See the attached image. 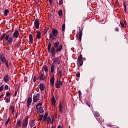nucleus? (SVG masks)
<instances>
[{
    "instance_id": "obj_25",
    "label": "nucleus",
    "mask_w": 128,
    "mask_h": 128,
    "mask_svg": "<svg viewBox=\"0 0 128 128\" xmlns=\"http://www.w3.org/2000/svg\"><path fill=\"white\" fill-rule=\"evenodd\" d=\"M78 62V66H82V64H84V60H81Z\"/></svg>"
},
{
    "instance_id": "obj_32",
    "label": "nucleus",
    "mask_w": 128,
    "mask_h": 128,
    "mask_svg": "<svg viewBox=\"0 0 128 128\" xmlns=\"http://www.w3.org/2000/svg\"><path fill=\"white\" fill-rule=\"evenodd\" d=\"M22 120H18L17 121V124H18V126H22Z\"/></svg>"
},
{
    "instance_id": "obj_28",
    "label": "nucleus",
    "mask_w": 128,
    "mask_h": 128,
    "mask_svg": "<svg viewBox=\"0 0 128 128\" xmlns=\"http://www.w3.org/2000/svg\"><path fill=\"white\" fill-rule=\"evenodd\" d=\"M10 14V11L8 9H6V10H4V16H8V14Z\"/></svg>"
},
{
    "instance_id": "obj_29",
    "label": "nucleus",
    "mask_w": 128,
    "mask_h": 128,
    "mask_svg": "<svg viewBox=\"0 0 128 128\" xmlns=\"http://www.w3.org/2000/svg\"><path fill=\"white\" fill-rule=\"evenodd\" d=\"M58 14L59 16H62V10H60L58 11Z\"/></svg>"
},
{
    "instance_id": "obj_15",
    "label": "nucleus",
    "mask_w": 128,
    "mask_h": 128,
    "mask_svg": "<svg viewBox=\"0 0 128 128\" xmlns=\"http://www.w3.org/2000/svg\"><path fill=\"white\" fill-rule=\"evenodd\" d=\"M60 59H61L60 56H59L58 57H57V58H55L54 60L53 61V62H52V64H56V62H58V60H60Z\"/></svg>"
},
{
    "instance_id": "obj_3",
    "label": "nucleus",
    "mask_w": 128,
    "mask_h": 128,
    "mask_svg": "<svg viewBox=\"0 0 128 128\" xmlns=\"http://www.w3.org/2000/svg\"><path fill=\"white\" fill-rule=\"evenodd\" d=\"M0 60L2 64H5L6 66L8 68H10V66H8V60H6L4 54H0Z\"/></svg>"
},
{
    "instance_id": "obj_38",
    "label": "nucleus",
    "mask_w": 128,
    "mask_h": 128,
    "mask_svg": "<svg viewBox=\"0 0 128 128\" xmlns=\"http://www.w3.org/2000/svg\"><path fill=\"white\" fill-rule=\"evenodd\" d=\"M94 114L97 118H98V116H100V113L98 112H96Z\"/></svg>"
},
{
    "instance_id": "obj_46",
    "label": "nucleus",
    "mask_w": 128,
    "mask_h": 128,
    "mask_svg": "<svg viewBox=\"0 0 128 128\" xmlns=\"http://www.w3.org/2000/svg\"><path fill=\"white\" fill-rule=\"evenodd\" d=\"M16 94H18V90H16L14 92V94L13 95V96L14 98V96H16Z\"/></svg>"
},
{
    "instance_id": "obj_33",
    "label": "nucleus",
    "mask_w": 128,
    "mask_h": 128,
    "mask_svg": "<svg viewBox=\"0 0 128 128\" xmlns=\"http://www.w3.org/2000/svg\"><path fill=\"white\" fill-rule=\"evenodd\" d=\"M6 96L7 98L10 97V92H6Z\"/></svg>"
},
{
    "instance_id": "obj_35",
    "label": "nucleus",
    "mask_w": 128,
    "mask_h": 128,
    "mask_svg": "<svg viewBox=\"0 0 128 128\" xmlns=\"http://www.w3.org/2000/svg\"><path fill=\"white\" fill-rule=\"evenodd\" d=\"M123 6H124V10L125 12H126V3L124 2L123 3Z\"/></svg>"
},
{
    "instance_id": "obj_39",
    "label": "nucleus",
    "mask_w": 128,
    "mask_h": 128,
    "mask_svg": "<svg viewBox=\"0 0 128 128\" xmlns=\"http://www.w3.org/2000/svg\"><path fill=\"white\" fill-rule=\"evenodd\" d=\"M55 98H56V100H58V98H60V95H58V94H55Z\"/></svg>"
},
{
    "instance_id": "obj_37",
    "label": "nucleus",
    "mask_w": 128,
    "mask_h": 128,
    "mask_svg": "<svg viewBox=\"0 0 128 128\" xmlns=\"http://www.w3.org/2000/svg\"><path fill=\"white\" fill-rule=\"evenodd\" d=\"M64 28H66V24H62V32H64Z\"/></svg>"
},
{
    "instance_id": "obj_18",
    "label": "nucleus",
    "mask_w": 128,
    "mask_h": 128,
    "mask_svg": "<svg viewBox=\"0 0 128 128\" xmlns=\"http://www.w3.org/2000/svg\"><path fill=\"white\" fill-rule=\"evenodd\" d=\"M10 80V77L8 74L4 75V81L5 82H8Z\"/></svg>"
},
{
    "instance_id": "obj_5",
    "label": "nucleus",
    "mask_w": 128,
    "mask_h": 128,
    "mask_svg": "<svg viewBox=\"0 0 128 128\" xmlns=\"http://www.w3.org/2000/svg\"><path fill=\"white\" fill-rule=\"evenodd\" d=\"M78 30H79V32H78V34H77L76 38L78 40H80V42H81L82 37V29L79 28Z\"/></svg>"
},
{
    "instance_id": "obj_27",
    "label": "nucleus",
    "mask_w": 128,
    "mask_h": 128,
    "mask_svg": "<svg viewBox=\"0 0 128 128\" xmlns=\"http://www.w3.org/2000/svg\"><path fill=\"white\" fill-rule=\"evenodd\" d=\"M47 120V124H50V122H52V119L50 118V117L48 116L46 120Z\"/></svg>"
},
{
    "instance_id": "obj_57",
    "label": "nucleus",
    "mask_w": 128,
    "mask_h": 128,
    "mask_svg": "<svg viewBox=\"0 0 128 128\" xmlns=\"http://www.w3.org/2000/svg\"><path fill=\"white\" fill-rule=\"evenodd\" d=\"M35 4H38V1H36Z\"/></svg>"
},
{
    "instance_id": "obj_54",
    "label": "nucleus",
    "mask_w": 128,
    "mask_h": 128,
    "mask_svg": "<svg viewBox=\"0 0 128 128\" xmlns=\"http://www.w3.org/2000/svg\"><path fill=\"white\" fill-rule=\"evenodd\" d=\"M115 30H116V32H118V28H115Z\"/></svg>"
},
{
    "instance_id": "obj_10",
    "label": "nucleus",
    "mask_w": 128,
    "mask_h": 128,
    "mask_svg": "<svg viewBox=\"0 0 128 128\" xmlns=\"http://www.w3.org/2000/svg\"><path fill=\"white\" fill-rule=\"evenodd\" d=\"M18 36H20V32H18V30H15L14 32L12 34L13 38H18Z\"/></svg>"
},
{
    "instance_id": "obj_1",
    "label": "nucleus",
    "mask_w": 128,
    "mask_h": 128,
    "mask_svg": "<svg viewBox=\"0 0 128 128\" xmlns=\"http://www.w3.org/2000/svg\"><path fill=\"white\" fill-rule=\"evenodd\" d=\"M54 46L52 47V44L50 42H49L48 46V53L50 52L52 56H56V52L58 54L62 50V44H60L58 41H57L54 44Z\"/></svg>"
},
{
    "instance_id": "obj_22",
    "label": "nucleus",
    "mask_w": 128,
    "mask_h": 128,
    "mask_svg": "<svg viewBox=\"0 0 128 128\" xmlns=\"http://www.w3.org/2000/svg\"><path fill=\"white\" fill-rule=\"evenodd\" d=\"M48 112H46V114L44 115V116H43V119L42 120L43 122H46L48 118Z\"/></svg>"
},
{
    "instance_id": "obj_63",
    "label": "nucleus",
    "mask_w": 128,
    "mask_h": 128,
    "mask_svg": "<svg viewBox=\"0 0 128 128\" xmlns=\"http://www.w3.org/2000/svg\"><path fill=\"white\" fill-rule=\"evenodd\" d=\"M55 117H56V118H58V115L56 114V115H55Z\"/></svg>"
},
{
    "instance_id": "obj_8",
    "label": "nucleus",
    "mask_w": 128,
    "mask_h": 128,
    "mask_svg": "<svg viewBox=\"0 0 128 128\" xmlns=\"http://www.w3.org/2000/svg\"><path fill=\"white\" fill-rule=\"evenodd\" d=\"M60 86H62V81L58 82V80L55 82V86L56 88H60Z\"/></svg>"
},
{
    "instance_id": "obj_31",
    "label": "nucleus",
    "mask_w": 128,
    "mask_h": 128,
    "mask_svg": "<svg viewBox=\"0 0 128 128\" xmlns=\"http://www.w3.org/2000/svg\"><path fill=\"white\" fill-rule=\"evenodd\" d=\"M83 60H82V55L80 54V56L78 57L77 61Z\"/></svg>"
},
{
    "instance_id": "obj_34",
    "label": "nucleus",
    "mask_w": 128,
    "mask_h": 128,
    "mask_svg": "<svg viewBox=\"0 0 128 128\" xmlns=\"http://www.w3.org/2000/svg\"><path fill=\"white\" fill-rule=\"evenodd\" d=\"M42 118H44V115H39V118L38 119V120H39V122L42 121Z\"/></svg>"
},
{
    "instance_id": "obj_20",
    "label": "nucleus",
    "mask_w": 128,
    "mask_h": 128,
    "mask_svg": "<svg viewBox=\"0 0 128 128\" xmlns=\"http://www.w3.org/2000/svg\"><path fill=\"white\" fill-rule=\"evenodd\" d=\"M42 72H48V68L46 65H44L42 68Z\"/></svg>"
},
{
    "instance_id": "obj_62",
    "label": "nucleus",
    "mask_w": 128,
    "mask_h": 128,
    "mask_svg": "<svg viewBox=\"0 0 128 128\" xmlns=\"http://www.w3.org/2000/svg\"><path fill=\"white\" fill-rule=\"evenodd\" d=\"M58 128H62V126H59L58 127Z\"/></svg>"
},
{
    "instance_id": "obj_14",
    "label": "nucleus",
    "mask_w": 128,
    "mask_h": 128,
    "mask_svg": "<svg viewBox=\"0 0 128 128\" xmlns=\"http://www.w3.org/2000/svg\"><path fill=\"white\" fill-rule=\"evenodd\" d=\"M34 43V38L32 37V35L30 34L29 35V44H32Z\"/></svg>"
},
{
    "instance_id": "obj_49",
    "label": "nucleus",
    "mask_w": 128,
    "mask_h": 128,
    "mask_svg": "<svg viewBox=\"0 0 128 128\" xmlns=\"http://www.w3.org/2000/svg\"><path fill=\"white\" fill-rule=\"evenodd\" d=\"M33 82H36V76H34L33 78Z\"/></svg>"
},
{
    "instance_id": "obj_44",
    "label": "nucleus",
    "mask_w": 128,
    "mask_h": 128,
    "mask_svg": "<svg viewBox=\"0 0 128 128\" xmlns=\"http://www.w3.org/2000/svg\"><path fill=\"white\" fill-rule=\"evenodd\" d=\"M86 106H88L89 108H90V102L88 101H86Z\"/></svg>"
},
{
    "instance_id": "obj_11",
    "label": "nucleus",
    "mask_w": 128,
    "mask_h": 128,
    "mask_svg": "<svg viewBox=\"0 0 128 128\" xmlns=\"http://www.w3.org/2000/svg\"><path fill=\"white\" fill-rule=\"evenodd\" d=\"M32 99L29 97L27 100V108H30V106L32 104Z\"/></svg>"
},
{
    "instance_id": "obj_60",
    "label": "nucleus",
    "mask_w": 128,
    "mask_h": 128,
    "mask_svg": "<svg viewBox=\"0 0 128 128\" xmlns=\"http://www.w3.org/2000/svg\"><path fill=\"white\" fill-rule=\"evenodd\" d=\"M79 98H80V100H82V96H79Z\"/></svg>"
},
{
    "instance_id": "obj_24",
    "label": "nucleus",
    "mask_w": 128,
    "mask_h": 128,
    "mask_svg": "<svg viewBox=\"0 0 128 128\" xmlns=\"http://www.w3.org/2000/svg\"><path fill=\"white\" fill-rule=\"evenodd\" d=\"M50 70H51V72L52 74H54V64H52V66H50Z\"/></svg>"
},
{
    "instance_id": "obj_52",
    "label": "nucleus",
    "mask_w": 128,
    "mask_h": 128,
    "mask_svg": "<svg viewBox=\"0 0 128 128\" xmlns=\"http://www.w3.org/2000/svg\"><path fill=\"white\" fill-rule=\"evenodd\" d=\"M78 94H79V96H80H80H82V92H80V90H78Z\"/></svg>"
},
{
    "instance_id": "obj_61",
    "label": "nucleus",
    "mask_w": 128,
    "mask_h": 128,
    "mask_svg": "<svg viewBox=\"0 0 128 128\" xmlns=\"http://www.w3.org/2000/svg\"><path fill=\"white\" fill-rule=\"evenodd\" d=\"M38 105H36V110H38Z\"/></svg>"
},
{
    "instance_id": "obj_50",
    "label": "nucleus",
    "mask_w": 128,
    "mask_h": 128,
    "mask_svg": "<svg viewBox=\"0 0 128 128\" xmlns=\"http://www.w3.org/2000/svg\"><path fill=\"white\" fill-rule=\"evenodd\" d=\"M120 24L122 28H124V24L123 22H120Z\"/></svg>"
},
{
    "instance_id": "obj_6",
    "label": "nucleus",
    "mask_w": 128,
    "mask_h": 128,
    "mask_svg": "<svg viewBox=\"0 0 128 128\" xmlns=\"http://www.w3.org/2000/svg\"><path fill=\"white\" fill-rule=\"evenodd\" d=\"M40 93L36 94L33 96V102H36L38 100H40Z\"/></svg>"
},
{
    "instance_id": "obj_30",
    "label": "nucleus",
    "mask_w": 128,
    "mask_h": 128,
    "mask_svg": "<svg viewBox=\"0 0 128 128\" xmlns=\"http://www.w3.org/2000/svg\"><path fill=\"white\" fill-rule=\"evenodd\" d=\"M10 110L12 114H14V106H11L10 107Z\"/></svg>"
},
{
    "instance_id": "obj_45",
    "label": "nucleus",
    "mask_w": 128,
    "mask_h": 128,
    "mask_svg": "<svg viewBox=\"0 0 128 128\" xmlns=\"http://www.w3.org/2000/svg\"><path fill=\"white\" fill-rule=\"evenodd\" d=\"M76 78H80V73L78 72L76 74Z\"/></svg>"
},
{
    "instance_id": "obj_21",
    "label": "nucleus",
    "mask_w": 128,
    "mask_h": 128,
    "mask_svg": "<svg viewBox=\"0 0 128 128\" xmlns=\"http://www.w3.org/2000/svg\"><path fill=\"white\" fill-rule=\"evenodd\" d=\"M39 86L42 92H44V84H40Z\"/></svg>"
},
{
    "instance_id": "obj_48",
    "label": "nucleus",
    "mask_w": 128,
    "mask_h": 128,
    "mask_svg": "<svg viewBox=\"0 0 128 128\" xmlns=\"http://www.w3.org/2000/svg\"><path fill=\"white\" fill-rule=\"evenodd\" d=\"M42 106V102H39L37 104V106Z\"/></svg>"
},
{
    "instance_id": "obj_64",
    "label": "nucleus",
    "mask_w": 128,
    "mask_h": 128,
    "mask_svg": "<svg viewBox=\"0 0 128 128\" xmlns=\"http://www.w3.org/2000/svg\"><path fill=\"white\" fill-rule=\"evenodd\" d=\"M1 96V97H2V96H4V94H2L1 96Z\"/></svg>"
},
{
    "instance_id": "obj_51",
    "label": "nucleus",
    "mask_w": 128,
    "mask_h": 128,
    "mask_svg": "<svg viewBox=\"0 0 128 128\" xmlns=\"http://www.w3.org/2000/svg\"><path fill=\"white\" fill-rule=\"evenodd\" d=\"M5 90H8V86L6 85L4 86Z\"/></svg>"
},
{
    "instance_id": "obj_4",
    "label": "nucleus",
    "mask_w": 128,
    "mask_h": 128,
    "mask_svg": "<svg viewBox=\"0 0 128 128\" xmlns=\"http://www.w3.org/2000/svg\"><path fill=\"white\" fill-rule=\"evenodd\" d=\"M58 32L55 28H53L52 30V32L50 33V40H56V36H57Z\"/></svg>"
},
{
    "instance_id": "obj_9",
    "label": "nucleus",
    "mask_w": 128,
    "mask_h": 128,
    "mask_svg": "<svg viewBox=\"0 0 128 128\" xmlns=\"http://www.w3.org/2000/svg\"><path fill=\"white\" fill-rule=\"evenodd\" d=\"M28 116L26 117L24 120L23 121V126L26 128L28 126Z\"/></svg>"
},
{
    "instance_id": "obj_40",
    "label": "nucleus",
    "mask_w": 128,
    "mask_h": 128,
    "mask_svg": "<svg viewBox=\"0 0 128 128\" xmlns=\"http://www.w3.org/2000/svg\"><path fill=\"white\" fill-rule=\"evenodd\" d=\"M10 102V98H6V104H8V102Z\"/></svg>"
},
{
    "instance_id": "obj_17",
    "label": "nucleus",
    "mask_w": 128,
    "mask_h": 128,
    "mask_svg": "<svg viewBox=\"0 0 128 128\" xmlns=\"http://www.w3.org/2000/svg\"><path fill=\"white\" fill-rule=\"evenodd\" d=\"M50 82H51L52 86H54V74H53L52 78H50Z\"/></svg>"
},
{
    "instance_id": "obj_43",
    "label": "nucleus",
    "mask_w": 128,
    "mask_h": 128,
    "mask_svg": "<svg viewBox=\"0 0 128 128\" xmlns=\"http://www.w3.org/2000/svg\"><path fill=\"white\" fill-rule=\"evenodd\" d=\"M2 90H4V85L3 84L0 87V92H2Z\"/></svg>"
},
{
    "instance_id": "obj_19",
    "label": "nucleus",
    "mask_w": 128,
    "mask_h": 128,
    "mask_svg": "<svg viewBox=\"0 0 128 128\" xmlns=\"http://www.w3.org/2000/svg\"><path fill=\"white\" fill-rule=\"evenodd\" d=\"M58 74L60 76V78H62V70H60V68H57Z\"/></svg>"
},
{
    "instance_id": "obj_12",
    "label": "nucleus",
    "mask_w": 128,
    "mask_h": 128,
    "mask_svg": "<svg viewBox=\"0 0 128 128\" xmlns=\"http://www.w3.org/2000/svg\"><path fill=\"white\" fill-rule=\"evenodd\" d=\"M58 108L59 110V112H60V114H62V110H64V106H62V103H60Z\"/></svg>"
},
{
    "instance_id": "obj_56",
    "label": "nucleus",
    "mask_w": 128,
    "mask_h": 128,
    "mask_svg": "<svg viewBox=\"0 0 128 128\" xmlns=\"http://www.w3.org/2000/svg\"><path fill=\"white\" fill-rule=\"evenodd\" d=\"M32 126H32V124H30V128H32Z\"/></svg>"
},
{
    "instance_id": "obj_59",
    "label": "nucleus",
    "mask_w": 128,
    "mask_h": 128,
    "mask_svg": "<svg viewBox=\"0 0 128 128\" xmlns=\"http://www.w3.org/2000/svg\"><path fill=\"white\" fill-rule=\"evenodd\" d=\"M124 24L126 25V22H124Z\"/></svg>"
},
{
    "instance_id": "obj_26",
    "label": "nucleus",
    "mask_w": 128,
    "mask_h": 128,
    "mask_svg": "<svg viewBox=\"0 0 128 128\" xmlns=\"http://www.w3.org/2000/svg\"><path fill=\"white\" fill-rule=\"evenodd\" d=\"M51 100L53 106H56V98H54V96H53L52 97Z\"/></svg>"
},
{
    "instance_id": "obj_23",
    "label": "nucleus",
    "mask_w": 128,
    "mask_h": 128,
    "mask_svg": "<svg viewBox=\"0 0 128 128\" xmlns=\"http://www.w3.org/2000/svg\"><path fill=\"white\" fill-rule=\"evenodd\" d=\"M36 33H37V34H36V38H38V39L40 38H42V34L40 33V31L38 30V31L36 32Z\"/></svg>"
},
{
    "instance_id": "obj_16",
    "label": "nucleus",
    "mask_w": 128,
    "mask_h": 128,
    "mask_svg": "<svg viewBox=\"0 0 128 128\" xmlns=\"http://www.w3.org/2000/svg\"><path fill=\"white\" fill-rule=\"evenodd\" d=\"M40 80H46V75H44V73L41 74L40 77Z\"/></svg>"
},
{
    "instance_id": "obj_42",
    "label": "nucleus",
    "mask_w": 128,
    "mask_h": 128,
    "mask_svg": "<svg viewBox=\"0 0 128 128\" xmlns=\"http://www.w3.org/2000/svg\"><path fill=\"white\" fill-rule=\"evenodd\" d=\"M62 4H63L62 0H60L59 2H58L59 6H62Z\"/></svg>"
},
{
    "instance_id": "obj_55",
    "label": "nucleus",
    "mask_w": 128,
    "mask_h": 128,
    "mask_svg": "<svg viewBox=\"0 0 128 128\" xmlns=\"http://www.w3.org/2000/svg\"><path fill=\"white\" fill-rule=\"evenodd\" d=\"M8 66H9V68H10V66H12V62H10L8 64Z\"/></svg>"
},
{
    "instance_id": "obj_58",
    "label": "nucleus",
    "mask_w": 128,
    "mask_h": 128,
    "mask_svg": "<svg viewBox=\"0 0 128 128\" xmlns=\"http://www.w3.org/2000/svg\"><path fill=\"white\" fill-rule=\"evenodd\" d=\"M22 43V41L20 40V41L18 42L19 44H20Z\"/></svg>"
},
{
    "instance_id": "obj_47",
    "label": "nucleus",
    "mask_w": 128,
    "mask_h": 128,
    "mask_svg": "<svg viewBox=\"0 0 128 128\" xmlns=\"http://www.w3.org/2000/svg\"><path fill=\"white\" fill-rule=\"evenodd\" d=\"M49 3H50V6H52V2H53V0H49Z\"/></svg>"
},
{
    "instance_id": "obj_7",
    "label": "nucleus",
    "mask_w": 128,
    "mask_h": 128,
    "mask_svg": "<svg viewBox=\"0 0 128 128\" xmlns=\"http://www.w3.org/2000/svg\"><path fill=\"white\" fill-rule=\"evenodd\" d=\"M34 26L36 30H38V28H40V21L38 18L34 20Z\"/></svg>"
},
{
    "instance_id": "obj_13",
    "label": "nucleus",
    "mask_w": 128,
    "mask_h": 128,
    "mask_svg": "<svg viewBox=\"0 0 128 128\" xmlns=\"http://www.w3.org/2000/svg\"><path fill=\"white\" fill-rule=\"evenodd\" d=\"M37 112L38 114V112L40 114H44V108L42 106H40L37 108Z\"/></svg>"
},
{
    "instance_id": "obj_2",
    "label": "nucleus",
    "mask_w": 128,
    "mask_h": 128,
    "mask_svg": "<svg viewBox=\"0 0 128 128\" xmlns=\"http://www.w3.org/2000/svg\"><path fill=\"white\" fill-rule=\"evenodd\" d=\"M10 34H2V35L1 36L0 38V40H4V38L6 40V44L7 46H10V44H12V37H10Z\"/></svg>"
},
{
    "instance_id": "obj_41",
    "label": "nucleus",
    "mask_w": 128,
    "mask_h": 128,
    "mask_svg": "<svg viewBox=\"0 0 128 128\" xmlns=\"http://www.w3.org/2000/svg\"><path fill=\"white\" fill-rule=\"evenodd\" d=\"M48 28H44V33L45 34H46V32H48Z\"/></svg>"
},
{
    "instance_id": "obj_53",
    "label": "nucleus",
    "mask_w": 128,
    "mask_h": 128,
    "mask_svg": "<svg viewBox=\"0 0 128 128\" xmlns=\"http://www.w3.org/2000/svg\"><path fill=\"white\" fill-rule=\"evenodd\" d=\"M57 64H60V59H59L58 60V61L57 62Z\"/></svg>"
},
{
    "instance_id": "obj_36",
    "label": "nucleus",
    "mask_w": 128,
    "mask_h": 128,
    "mask_svg": "<svg viewBox=\"0 0 128 128\" xmlns=\"http://www.w3.org/2000/svg\"><path fill=\"white\" fill-rule=\"evenodd\" d=\"M10 118H8V120H6V123H5V126H8V122H10Z\"/></svg>"
}]
</instances>
